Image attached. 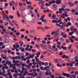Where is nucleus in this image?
I'll use <instances>...</instances> for the list:
<instances>
[{
  "label": "nucleus",
  "mask_w": 78,
  "mask_h": 78,
  "mask_svg": "<svg viewBox=\"0 0 78 78\" xmlns=\"http://www.w3.org/2000/svg\"><path fill=\"white\" fill-rule=\"evenodd\" d=\"M55 75L56 76H58L60 75V74L59 73H55Z\"/></svg>",
  "instance_id": "55"
},
{
  "label": "nucleus",
  "mask_w": 78,
  "mask_h": 78,
  "mask_svg": "<svg viewBox=\"0 0 78 78\" xmlns=\"http://www.w3.org/2000/svg\"><path fill=\"white\" fill-rule=\"evenodd\" d=\"M41 55V52H38L37 53V56L38 58H39V55Z\"/></svg>",
  "instance_id": "29"
},
{
  "label": "nucleus",
  "mask_w": 78,
  "mask_h": 78,
  "mask_svg": "<svg viewBox=\"0 0 78 78\" xmlns=\"http://www.w3.org/2000/svg\"><path fill=\"white\" fill-rule=\"evenodd\" d=\"M21 51H22V52H23V51H25V48H22L21 49Z\"/></svg>",
  "instance_id": "60"
},
{
  "label": "nucleus",
  "mask_w": 78,
  "mask_h": 78,
  "mask_svg": "<svg viewBox=\"0 0 78 78\" xmlns=\"http://www.w3.org/2000/svg\"><path fill=\"white\" fill-rule=\"evenodd\" d=\"M59 40L61 41V42H63V41H64V39L63 38H60Z\"/></svg>",
  "instance_id": "31"
},
{
  "label": "nucleus",
  "mask_w": 78,
  "mask_h": 78,
  "mask_svg": "<svg viewBox=\"0 0 78 78\" xmlns=\"http://www.w3.org/2000/svg\"><path fill=\"white\" fill-rule=\"evenodd\" d=\"M48 62H45V63H44V65L45 66H47V65H48Z\"/></svg>",
  "instance_id": "62"
},
{
  "label": "nucleus",
  "mask_w": 78,
  "mask_h": 78,
  "mask_svg": "<svg viewBox=\"0 0 78 78\" xmlns=\"http://www.w3.org/2000/svg\"><path fill=\"white\" fill-rule=\"evenodd\" d=\"M12 59H17V56H16V57H12Z\"/></svg>",
  "instance_id": "18"
},
{
  "label": "nucleus",
  "mask_w": 78,
  "mask_h": 78,
  "mask_svg": "<svg viewBox=\"0 0 78 78\" xmlns=\"http://www.w3.org/2000/svg\"><path fill=\"white\" fill-rule=\"evenodd\" d=\"M51 2H52V3L53 4V3H55V2H56V1L55 0L54 1L53 0H52L51 1Z\"/></svg>",
  "instance_id": "49"
},
{
  "label": "nucleus",
  "mask_w": 78,
  "mask_h": 78,
  "mask_svg": "<svg viewBox=\"0 0 78 78\" xmlns=\"http://www.w3.org/2000/svg\"><path fill=\"white\" fill-rule=\"evenodd\" d=\"M23 69H24V70L25 71V72H27L28 71V69L27 68H25L24 67H22Z\"/></svg>",
  "instance_id": "28"
},
{
  "label": "nucleus",
  "mask_w": 78,
  "mask_h": 78,
  "mask_svg": "<svg viewBox=\"0 0 78 78\" xmlns=\"http://www.w3.org/2000/svg\"><path fill=\"white\" fill-rule=\"evenodd\" d=\"M24 69H23V68L22 67V70L21 71V73H24Z\"/></svg>",
  "instance_id": "41"
},
{
  "label": "nucleus",
  "mask_w": 78,
  "mask_h": 78,
  "mask_svg": "<svg viewBox=\"0 0 78 78\" xmlns=\"http://www.w3.org/2000/svg\"><path fill=\"white\" fill-rule=\"evenodd\" d=\"M37 58H38V57L37 56L35 57V59H36V62H38L39 61V59H38Z\"/></svg>",
  "instance_id": "23"
},
{
  "label": "nucleus",
  "mask_w": 78,
  "mask_h": 78,
  "mask_svg": "<svg viewBox=\"0 0 78 78\" xmlns=\"http://www.w3.org/2000/svg\"><path fill=\"white\" fill-rule=\"evenodd\" d=\"M32 52H33V53H36V50H35V49H32Z\"/></svg>",
  "instance_id": "51"
},
{
  "label": "nucleus",
  "mask_w": 78,
  "mask_h": 78,
  "mask_svg": "<svg viewBox=\"0 0 78 78\" xmlns=\"http://www.w3.org/2000/svg\"><path fill=\"white\" fill-rule=\"evenodd\" d=\"M67 24L69 26H71V25H72V23H70V22H68Z\"/></svg>",
  "instance_id": "42"
},
{
  "label": "nucleus",
  "mask_w": 78,
  "mask_h": 78,
  "mask_svg": "<svg viewBox=\"0 0 78 78\" xmlns=\"http://www.w3.org/2000/svg\"><path fill=\"white\" fill-rule=\"evenodd\" d=\"M66 34V33L65 32H62V33L61 34H60L61 36H62Z\"/></svg>",
  "instance_id": "45"
},
{
  "label": "nucleus",
  "mask_w": 78,
  "mask_h": 78,
  "mask_svg": "<svg viewBox=\"0 0 78 78\" xmlns=\"http://www.w3.org/2000/svg\"><path fill=\"white\" fill-rule=\"evenodd\" d=\"M40 66H41V64H42V62L41 61H39L38 62Z\"/></svg>",
  "instance_id": "35"
},
{
  "label": "nucleus",
  "mask_w": 78,
  "mask_h": 78,
  "mask_svg": "<svg viewBox=\"0 0 78 78\" xmlns=\"http://www.w3.org/2000/svg\"><path fill=\"white\" fill-rule=\"evenodd\" d=\"M39 74L40 75H42L44 74V73L42 71H40L39 72Z\"/></svg>",
  "instance_id": "25"
},
{
  "label": "nucleus",
  "mask_w": 78,
  "mask_h": 78,
  "mask_svg": "<svg viewBox=\"0 0 78 78\" xmlns=\"http://www.w3.org/2000/svg\"><path fill=\"white\" fill-rule=\"evenodd\" d=\"M66 57H67V56H66V55H62V58H66Z\"/></svg>",
  "instance_id": "36"
},
{
  "label": "nucleus",
  "mask_w": 78,
  "mask_h": 78,
  "mask_svg": "<svg viewBox=\"0 0 78 78\" xmlns=\"http://www.w3.org/2000/svg\"><path fill=\"white\" fill-rule=\"evenodd\" d=\"M20 46L19 44H17L16 46V48H19Z\"/></svg>",
  "instance_id": "59"
},
{
  "label": "nucleus",
  "mask_w": 78,
  "mask_h": 78,
  "mask_svg": "<svg viewBox=\"0 0 78 78\" xmlns=\"http://www.w3.org/2000/svg\"><path fill=\"white\" fill-rule=\"evenodd\" d=\"M3 66H4V67H5V69H8V66H6V64H3Z\"/></svg>",
  "instance_id": "13"
},
{
  "label": "nucleus",
  "mask_w": 78,
  "mask_h": 78,
  "mask_svg": "<svg viewBox=\"0 0 78 78\" xmlns=\"http://www.w3.org/2000/svg\"><path fill=\"white\" fill-rule=\"evenodd\" d=\"M63 37H64L65 38H66L67 37V35L66 34H64L63 36H62Z\"/></svg>",
  "instance_id": "32"
},
{
  "label": "nucleus",
  "mask_w": 78,
  "mask_h": 78,
  "mask_svg": "<svg viewBox=\"0 0 78 78\" xmlns=\"http://www.w3.org/2000/svg\"><path fill=\"white\" fill-rule=\"evenodd\" d=\"M69 41H70L71 42H72V43H73V42H74V40L73 39H72V38L70 37H69Z\"/></svg>",
  "instance_id": "6"
},
{
  "label": "nucleus",
  "mask_w": 78,
  "mask_h": 78,
  "mask_svg": "<svg viewBox=\"0 0 78 78\" xmlns=\"http://www.w3.org/2000/svg\"><path fill=\"white\" fill-rule=\"evenodd\" d=\"M55 38H56V39H58L59 37V35L58 34H56V35H55L53 36Z\"/></svg>",
  "instance_id": "4"
},
{
  "label": "nucleus",
  "mask_w": 78,
  "mask_h": 78,
  "mask_svg": "<svg viewBox=\"0 0 78 78\" xmlns=\"http://www.w3.org/2000/svg\"><path fill=\"white\" fill-rule=\"evenodd\" d=\"M24 58H25V57H24V56H21V61H23V59H24Z\"/></svg>",
  "instance_id": "43"
},
{
  "label": "nucleus",
  "mask_w": 78,
  "mask_h": 78,
  "mask_svg": "<svg viewBox=\"0 0 78 78\" xmlns=\"http://www.w3.org/2000/svg\"><path fill=\"white\" fill-rule=\"evenodd\" d=\"M56 15H55L54 14H53L52 17L53 18V19H55V17H56Z\"/></svg>",
  "instance_id": "34"
},
{
  "label": "nucleus",
  "mask_w": 78,
  "mask_h": 78,
  "mask_svg": "<svg viewBox=\"0 0 78 78\" xmlns=\"http://www.w3.org/2000/svg\"><path fill=\"white\" fill-rule=\"evenodd\" d=\"M18 75L19 76H22V73H20L18 74Z\"/></svg>",
  "instance_id": "52"
},
{
  "label": "nucleus",
  "mask_w": 78,
  "mask_h": 78,
  "mask_svg": "<svg viewBox=\"0 0 78 78\" xmlns=\"http://www.w3.org/2000/svg\"><path fill=\"white\" fill-rule=\"evenodd\" d=\"M57 44L58 45H60L61 44V43L60 42H58Z\"/></svg>",
  "instance_id": "38"
},
{
  "label": "nucleus",
  "mask_w": 78,
  "mask_h": 78,
  "mask_svg": "<svg viewBox=\"0 0 78 78\" xmlns=\"http://www.w3.org/2000/svg\"><path fill=\"white\" fill-rule=\"evenodd\" d=\"M24 9H25V8L24 7H21L19 9L20 11H24Z\"/></svg>",
  "instance_id": "24"
},
{
  "label": "nucleus",
  "mask_w": 78,
  "mask_h": 78,
  "mask_svg": "<svg viewBox=\"0 0 78 78\" xmlns=\"http://www.w3.org/2000/svg\"><path fill=\"white\" fill-rule=\"evenodd\" d=\"M37 24H38L39 25H42V23L41 22H38L37 23Z\"/></svg>",
  "instance_id": "57"
},
{
  "label": "nucleus",
  "mask_w": 78,
  "mask_h": 78,
  "mask_svg": "<svg viewBox=\"0 0 78 78\" xmlns=\"http://www.w3.org/2000/svg\"><path fill=\"white\" fill-rule=\"evenodd\" d=\"M34 56H35V54H33L31 55H30L29 57H30V58H33Z\"/></svg>",
  "instance_id": "11"
},
{
  "label": "nucleus",
  "mask_w": 78,
  "mask_h": 78,
  "mask_svg": "<svg viewBox=\"0 0 78 78\" xmlns=\"http://www.w3.org/2000/svg\"><path fill=\"white\" fill-rule=\"evenodd\" d=\"M38 75V74H37V73H35L34 74V75H33V77L34 78V77H35V76H37Z\"/></svg>",
  "instance_id": "17"
},
{
  "label": "nucleus",
  "mask_w": 78,
  "mask_h": 78,
  "mask_svg": "<svg viewBox=\"0 0 78 78\" xmlns=\"http://www.w3.org/2000/svg\"><path fill=\"white\" fill-rule=\"evenodd\" d=\"M19 44H20L21 46H22V45H23V41H19Z\"/></svg>",
  "instance_id": "15"
},
{
  "label": "nucleus",
  "mask_w": 78,
  "mask_h": 78,
  "mask_svg": "<svg viewBox=\"0 0 78 78\" xmlns=\"http://www.w3.org/2000/svg\"><path fill=\"white\" fill-rule=\"evenodd\" d=\"M62 75L64 76H66V77H69L70 76V74H67L66 73H63L62 74Z\"/></svg>",
  "instance_id": "2"
},
{
  "label": "nucleus",
  "mask_w": 78,
  "mask_h": 78,
  "mask_svg": "<svg viewBox=\"0 0 78 78\" xmlns=\"http://www.w3.org/2000/svg\"><path fill=\"white\" fill-rule=\"evenodd\" d=\"M44 18H43L42 17H41L40 18V20H41L42 22L43 20H44Z\"/></svg>",
  "instance_id": "61"
},
{
  "label": "nucleus",
  "mask_w": 78,
  "mask_h": 78,
  "mask_svg": "<svg viewBox=\"0 0 78 78\" xmlns=\"http://www.w3.org/2000/svg\"><path fill=\"white\" fill-rule=\"evenodd\" d=\"M2 73H6V71L5 69L2 70Z\"/></svg>",
  "instance_id": "58"
},
{
  "label": "nucleus",
  "mask_w": 78,
  "mask_h": 78,
  "mask_svg": "<svg viewBox=\"0 0 78 78\" xmlns=\"http://www.w3.org/2000/svg\"><path fill=\"white\" fill-rule=\"evenodd\" d=\"M55 33H56V32H55L53 31L51 33V34H52V35H54V34H55Z\"/></svg>",
  "instance_id": "53"
},
{
  "label": "nucleus",
  "mask_w": 78,
  "mask_h": 78,
  "mask_svg": "<svg viewBox=\"0 0 78 78\" xmlns=\"http://www.w3.org/2000/svg\"><path fill=\"white\" fill-rule=\"evenodd\" d=\"M59 14H61L62 12V10L61 9H59Z\"/></svg>",
  "instance_id": "40"
},
{
  "label": "nucleus",
  "mask_w": 78,
  "mask_h": 78,
  "mask_svg": "<svg viewBox=\"0 0 78 78\" xmlns=\"http://www.w3.org/2000/svg\"><path fill=\"white\" fill-rule=\"evenodd\" d=\"M39 5H40L41 4L43 6H44V5L43 4V3L45 2V1H43L42 0H39Z\"/></svg>",
  "instance_id": "1"
},
{
  "label": "nucleus",
  "mask_w": 78,
  "mask_h": 78,
  "mask_svg": "<svg viewBox=\"0 0 78 78\" xmlns=\"http://www.w3.org/2000/svg\"><path fill=\"white\" fill-rule=\"evenodd\" d=\"M64 13L65 17H68V15H67V12H65Z\"/></svg>",
  "instance_id": "27"
},
{
  "label": "nucleus",
  "mask_w": 78,
  "mask_h": 78,
  "mask_svg": "<svg viewBox=\"0 0 78 78\" xmlns=\"http://www.w3.org/2000/svg\"><path fill=\"white\" fill-rule=\"evenodd\" d=\"M5 62H6V61L5 60H3V61H2V64H5Z\"/></svg>",
  "instance_id": "56"
},
{
  "label": "nucleus",
  "mask_w": 78,
  "mask_h": 78,
  "mask_svg": "<svg viewBox=\"0 0 78 78\" xmlns=\"http://www.w3.org/2000/svg\"><path fill=\"white\" fill-rule=\"evenodd\" d=\"M66 31L68 32H69V31H70V29H69V28H67L66 29Z\"/></svg>",
  "instance_id": "63"
},
{
  "label": "nucleus",
  "mask_w": 78,
  "mask_h": 78,
  "mask_svg": "<svg viewBox=\"0 0 78 78\" xmlns=\"http://www.w3.org/2000/svg\"><path fill=\"white\" fill-rule=\"evenodd\" d=\"M4 37L7 39H9V36L8 35H5Z\"/></svg>",
  "instance_id": "8"
},
{
  "label": "nucleus",
  "mask_w": 78,
  "mask_h": 78,
  "mask_svg": "<svg viewBox=\"0 0 78 78\" xmlns=\"http://www.w3.org/2000/svg\"><path fill=\"white\" fill-rule=\"evenodd\" d=\"M12 62H13V63H16V61L15 60H14L13 59V60H12Z\"/></svg>",
  "instance_id": "54"
},
{
  "label": "nucleus",
  "mask_w": 78,
  "mask_h": 78,
  "mask_svg": "<svg viewBox=\"0 0 78 78\" xmlns=\"http://www.w3.org/2000/svg\"><path fill=\"white\" fill-rule=\"evenodd\" d=\"M27 75L28 76H33V73H28L27 74Z\"/></svg>",
  "instance_id": "20"
},
{
  "label": "nucleus",
  "mask_w": 78,
  "mask_h": 78,
  "mask_svg": "<svg viewBox=\"0 0 78 78\" xmlns=\"http://www.w3.org/2000/svg\"><path fill=\"white\" fill-rule=\"evenodd\" d=\"M26 62L27 64H29L30 62V61L29 59H28L27 60Z\"/></svg>",
  "instance_id": "44"
},
{
  "label": "nucleus",
  "mask_w": 78,
  "mask_h": 78,
  "mask_svg": "<svg viewBox=\"0 0 78 78\" xmlns=\"http://www.w3.org/2000/svg\"><path fill=\"white\" fill-rule=\"evenodd\" d=\"M33 65H36V62H33Z\"/></svg>",
  "instance_id": "64"
},
{
  "label": "nucleus",
  "mask_w": 78,
  "mask_h": 78,
  "mask_svg": "<svg viewBox=\"0 0 78 78\" xmlns=\"http://www.w3.org/2000/svg\"><path fill=\"white\" fill-rule=\"evenodd\" d=\"M56 47L57 48H59L60 50L61 49V46L59 45H57Z\"/></svg>",
  "instance_id": "39"
},
{
  "label": "nucleus",
  "mask_w": 78,
  "mask_h": 78,
  "mask_svg": "<svg viewBox=\"0 0 78 78\" xmlns=\"http://www.w3.org/2000/svg\"><path fill=\"white\" fill-rule=\"evenodd\" d=\"M58 67H61L62 66V65H60V64H57Z\"/></svg>",
  "instance_id": "37"
},
{
  "label": "nucleus",
  "mask_w": 78,
  "mask_h": 78,
  "mask_svg": "<svg viewBox=\"0 0 78 78\" xmlns=\"http://www.w3.org/2000/svg\"><path fill=\"white\" fill-rule=\"evenodd\" d=\"M73 34H74V32L73 31H72L71 32L69 33V35H70V36H72Z\"/></svg>",
  "instance_id": "21"
},
{
  "label": "nucleus",
  "mask_w": 78,
  "mask_h": 78,
  "mask_svg": "<svg viewBox=\"0 0 78 78\" xmlns=\"http://www.w3.org/2000/svg\"><path fill=\"white\" fill-rule=\"evenodd\" d=\"M62 26L63 27H65L66 26V23L64 22L63 23Z\"/></svg>",
  "instance_id": "26"
},
{
  "label": "nucleus",
  "mask_w": 78,
  "mask_h": 78,
  "mask_svg": "<svg viewBox=\"0 0 78 78\" xmlns=\"http://www.w3.org/2000/svg\"><path fill=\"white\" fill-rule=\"evenodd\" d=\"M4 24L5 26H7V25H8V23L7 22H5Z\"/></svg>",
  "instance_id": "47"
},
{
  "label": "nucleus",
  "mask_w": 78,
  "mask_h": 78,
  "mask_svg": "<svg viewBox=\"0 0 78 78\" xmlns=\"http://www.w3.org/2000/svg\"><path fill=\"white\" fill-rule=\"evenodd\" d=\"M52 22L54 23H58V22L56 20H53L52 21Z\"/></svg>",
  "instance_id": "16"
},
{
  "label": "nucleus",
  "mask_w": 78,
  "mask_h": 78,
  "mask_svg": "<svg viewBox=\"0 0 78 78\" xmlns=\"http://www.w3.org/2000/svg\"><path fill=\"white\" fill-rule=\"evenodd\" d=\"M66 65L67 66H70L71 67H72V66H73V64L72 63H70V64L69 63H68L67 64H66Z\"/></svg>",
  "instance_id": "7"
},
{
  "label": "nucleus",
  "mask_w": 78,
  "mask_h": 78,
  "mask_svg": "<svg viewBox=\"0 0 78 78\" xmlns=\"http://www.w3.org/2000/svg\"><path fill=\"white\" fill-rule=\"evenodd\" d=\"M35 31V29H31L30 30V33H31V34H32L33 33V32H34V31Z\"/></svg>",
  "instance_id": "10"
},
{
  "label": "nucleus",
  "mask_w": 78,
  "mask_h": 78,
  "mask_svg": "<svg viewBox=\"0 0 78 78\" xmlns=\"http://www.w3.org/2000/svg\"><path fill=\"white\" fill-rule=\"evenodd\" d=\"M62 2V1L61 0H57L56 1V3L57 5H59L61 4Z\"/></svg>",
  "instance_id": "3"
},
{
  "label": "nucleus",
  "mask_w": 78,
  "mask_h": 78,
  "mask_svg": "<svg viewBox=\"0 0 78 78\" xmlns=\"http://www.w3.org/2000/svg\"><path fill=\"white\" fill-rule=\"evenodd\" d=\"M68 5L69 6H74V5L73 3H72L71 2H69L68 3Z\"/></svg>",
  "instance_id": "5"
},
{
  "label": "nucleus",
  "mask_w": 78,
  "mask_h": 78,
  "mask_svg": "<svg viewBox=\"0 0 78 78\" xmlns=\"http://www.w3.org/2000/svg\"><path fill=\"white\" fill-rule=\"evenodd\" d=\"M13 6H15V7H16V6H17V2H16L15 3H14L13 4Z\"/></svg>",
  "instance_id": "14"
},
{
  "label": "nucleus",
  "mask_w": 78,
  "mask_h": 78,
  "mask_svg": "<svg viewBox=\"0 0 78 78\" xmlns=\"http://www.w3.org/2000/svg\"><path fill=\"white\" fill-rule=\"evenodd\" d=\"M65 58H66V61H68L69 60V56H66V57Z\"/></svg>",
  "instance_id": "33"
},
{
  "label": "nucleus",
  "mask_w": 78,
  "mask_h": 78,
  "mask_svg": "<svg viewBox=\"0 0 78 78\" xmlns=\"http://www.w3.org/2000/svg\"><path fill=\"white\" fill-rule=\"evenodd\" d=\"M22 16L24 18L25 17V16H27V15H26V14L24 12H23L22 13Z\"/></svg>",
  "instance_id": "12"
},
{
  "label": "nucleus",
  "mask_w": 78,
  "mask_h": 78,
  "mask_svg": "<svg viewBox=\"0 0 78 78\" xmlns=\"http://www.w3.org/2000/svg\"><path fill=\"white\" fill-rule=\"evenodd\" d=\"M26 3L27 4H28V5H29V4H32V3H31V2H28V0H27L26 1Z\"/></svg>",
  "instance_id": "22"
},
{
  "label": "nucleus",
  "mask_w": 78,
  "mask_h": 78,
  "mask_svg": "<svg viewBox=\"0 0 78 78\" xmlns=\"http://www.w3.org/2000/svg\"><path fill=\"white\" fill-rule=\"evenodd\" d=\"M9 17L10 19H13V18H14V16H13L9 15Z\"/></svg>",
  "instance_id": "30"
},
{
  "label": "nucleus",
  "mask_w": 78,
  "mask_h": 78,
  "mask_svg": "<svg viewBox=\"0 0 78 78\" xmlns=\"http://www.w3.org/2000/svg\"><path fill=\"white\" fill-rule=\"evenodd\" d=\"M47 53L48 54H49V55H51V54H52L53 53V52L50 50H48Z\"/></svg>",
  "instance_id": "9"
},
{
  "label": "nucleus",
  "mask_w": 78,
  "mask_h": 78,
  "mask_svg": "<svg viewBox=\"0 0 78 78\" xmlns=\"http://www.w3.org/2000/svg\"><path fill=\"white\" fill-rule=\"evenodd\" d=\"M49 48H50V49H51V50H53V48H51V47L50 46H49Z\"/></svg>",
  "instance_id": "50"
},
{
  "label": "nucleus",
  "mask_w": 78,
  "mask_h": 78,
  "mask_svg": "<svg viewBox=\"0 0 78 78\" xmlns=\"http://www.w3.org/2000/svg\"><path fill=\"white\" fill-rule=\"evenodd\" d=\"M33 73H36V70L35 69H33Z\"/></svg>",
  "instance_id": "48"
},
{
  "label": "nucleus",
  "mask_w": 78,
  "mask_h": 78,
  "mask_svg": "<svg viewBox=\"0 0 78 78\" xmlns=\"http://www.w3.org/2000/svg\"><path fill=\"white\" fill-rule=\"evenodd\" d=\"M24 73H23V75L24 76H26V75L28 74V71H25Z\"/></svg>",
  "instance_id": "19"
},
{
  "label": "nucleus",
  "mask_w": 78,
  "mask_h": 78,
  "mask_svg": "<svg viewBox=\"0 0 78 78\" xmlns=\"http://www.w3.org/2000/svg\"><path fill=\"white\" fill-rule=\"evenodd\" d=\"M19 5L20 6H22V3L21 2H19Z\"/></svg>",
  "instance_id": "46"
}]
</instances>
